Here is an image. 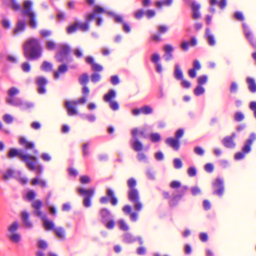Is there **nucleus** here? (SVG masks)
Segmentation results:
<instances>
[{
	"mask_svg": "<svg viewBox=\"0 0 256 256\" xmlns=\"http://www.w3.org/2000/svg\"><path fill=\"white\" fill-rule=\"evenodd\" d=\"M76 105L77 102L74 101H66L65 102V106L68 116H73L77 114Z\"/></svg>",
	"mask_w": 256,
	"mask_h": 256,
	"instance_id": "obj_12",
	"label": "nucleus"
},
{
	"mask_svg": "<svg viewBox=\"0 0 256 256\" xmlns=\"http://www.w3.org/2000/svg\"><path fill=\"white\" fill-rule=\"evenodd\" d=\"M88 76L87 74H82L79 78V82L81 84L86 85L88 81Z\"/></svg>",
	"mask_w": 256,
	"mask_h": 256,
	"instance_id": "obj_40",
	"label": "nucleus"
},
{
	"mask_svg": "<svg viewBox=\"0 0 256 256\" xmlns=\"http://www.w3.org/2000/svg\"><path fill=\"white\" fill-rule=\"evenodd\" d=\"M182 196V195L177 194L174 196L170 201V204L171 206H173L176 204L177 202L176 200V198H180Z\"/></svg>",
	"mask_w": 256,
	"mask_h": 256,
	"instance_id": "obj_56",
	"label": "nucleus"
},
{
	"mask_svg": "<svg viewBox=\"0 0 256 256\" xmlns=\"http://www.w3.org/2000/svg\"><path fill=\"white\" fill-rule=\"evenodd\" d=\"M78 190L80 194L84 196V200L83 202L84 205L86 207H90L91 206L90 200L95 192L94 189L92 188L88 189L79 188Z\"/></svg>",
	"mask_w": 256,
	"mask_h": 256,
	"instance_id": "obj_6",
	"label": "nucleus"
},
{
	"mask_svg": "<svg viewBox=\"0 0 256 256\" xmlns=\"http://www.w3.org/2000/svg\"><path fill=\"white\" fill-rule=\"evenodd\" d=\"M206 36L208 40V44L210 46H214L216 44V41L214 36L210 32L208 29L206 30Z\"/></svg>",
	"mask_w": 256,
	"mask_h": 256,
	"instance_id": "obj_39",
	"label": "nucleus"
},
{
	"mask_svg": "<svg viewBox=\"0 0 256 256\" xmlns=\"http://www.w3.org/2000/svg\"><path fill=\"white\" fill-rule=\"evenodd\" d=\"M146 14V12L143 10H139L134 13V17L138 20H140Z\"/></svg>",
	"mask_w": 256,
	"mask_h": 256,
	"instance_id": "obj_46",
	"label": "nucleus"
},
{
	"mask_svg": "<svg viewBox=\"0 0 256 256\" xmlns=\"http://www.w3.org/2000/svg\"><path fill=\"white\" fill-rule=\"evenodd\" d=\"M143 114H150L152 112V109L148 106H144L142 107Z\"/></svg>",
	"mask_w": 256,
	"mask_h": 256,
	"instance_id": "obj_54",
	"label": "nucleus"
},
{
	"mask_svg": "<svg viewBox=\"0 0 256 256\" xmlns=\"http://www.w3.org/2000/svg\"><path fill=\"white\" fill-rule=\"evenodd\" d=\"M8 238L12 242L16 244L18 243L21 239L20 235L18 232L9 234Z\"/></svg>",
	"mask_w": 256,
	"mask_h": 256,
	"instance_id": "obj_27",
	"label": "nucleus"
},
{
	"mask_svg": "<svg viewBox=\"0 0 256 256\" xmlns=\"http://www.w3.org/2000/svg\"><path fill=\"white\" fill-rule=\"evenodd\" d=\"M244 28V34L249 42L250 44L254 48H256V38H255L254 33L248 26L244 23L242 24Z\"/></svg>",
	"mask_w": 256,
	"mask_h": 256,
	"instance_id": "obj_8",
	"label": "nucleus"
},
{
	"mask_svg": "<svg viewBox=\"0 0 256 256\" xmlns=\"http://www.w3.org/2000/svg\"><path fill=\"white\" fill-rule=\"evenodd\" d=\"M132 135L134 140L138 139V136L140 135L145 137V132L144 130H141L138 128H134L132 130Z\"/></svg>",
	"mask_w": 256,
	"mask_h": 256,
	"instance_id": "obj_26",
	"label": "nucleus"
},
{
	"mask_svg": "<svg viewBox=\"0 0 256 256\" xmlns=\"http://www.w3.org/2000/svg\"><path fill=\"white\" fill-rule=\"evenodd\" d=\"M3 120L7 124H12L13 122V117L9 114H5L2 117Z\"/></svg>",
	"mask_w": 256,
	"mask_h": 256,
	"instance_id": "obj_42",
	"label": "nucleus"
},
{
	"mask_svg": "<svg viewBox=\"0 0 256 256\" xmlns=\"http://www.w3.org/2000/svg\"><path fill=\"white\" fill-rule=\"evenodd\" d=\"M166 144L175 150H178L180 149V140L172 138H168L165 141Z\"/></svg>",
	"mask_w": 256,
	"mask_h": 256,
	"instance_id": "obj_14",
	"label": "nucleus"
},
{
	"mask_svg": "<svg viewBox=\"0 0 256 256\" xmlns=\"http://www.w3.org/2000/svg\"><path fill=\"white\" fill-rule=\"evenodd\" d=\"M46 48L49 50H54L56 48V44L53 41H48L46 43Z\"/></svg>",
	"mask_w": 256,
	"mask_h": 256,
	"instance_id": "obj_48",
	"label": "nucleus"
},
{
	"mask_svg": "<svg viewBox=\"0 0 256 256\" xmlns=\"http://www.w3.org/2000/svg\"><path fill=\"white\" fill-rule=\"evenodd\" d=\"M116 96V94L113 90H110L108 93L106 94L104 98V100L108 102H112V99L114 98Z\"/></svg>",
	"mask_w": 256,
	"mask_h": 256,
	"instance_id": "obj_25",
	"label": "nucleus"
},
{
	"mask_svg": "<svg viewBox=\"0 0 256 256\" xmlns=\"http://www.w3.org/2000/svg\"><path fill=\"white\" fill-rule=\"evenodd\" d=\"M22 70L26 72H29L30 70V66L28 62H24L22 64Z\"/></svg>",
	"mask_w": 256,
	"mask_h": 256,
	"instance_id": "obj_64",
	"label": "nucleus"
},
{
	"mask_svg": "<svg viewBox=\"0 0 256 256\" xmlns=\"http://www.w3.org/2000/svg\"><path fill=\"white\" fill-rule=\"evenodd\" d=\"M36 84L38 86V92L40 94L46 92V86L48 84V80L43 76H38L36 78Z\"/></svg>",
	"mask_w": 256,
	"mask_h": 256,
	"instance_id": "obj_11",
	"label": "nucleus"
},
{
	"mask_svg": "<svg viewBox=\"0 0 256 256\" xmlns=\"http://www.w3.org/2000/svg\"><path fill=\"white\" fill-rule=\"evenodd\" d=\"M8 156L10 158L18 156L22 162L26 163V166L29 170H34L36 168V164L38 162L36 156L26 154L22 150L10 148Z\"/></svg>",
	"mask_w": 256,
	"mask_h": 256,
	"instance_id": "obj_2",
	"label": "nucleus"
},
{
	"mask_svg": "<svg viewBox=\"0 0 256 256\" xmlns=\"http://www.w3.org/2000/svg\"><path fill=\"white\" fill-rule=\"evenodd\" d=\"M152 142H159L160 140V136L158 133H152L150 134Z\"/></svg>",
	"mask_w": 256,
	"mask_h": 256,
	"instance_id": "obj_43",
	"label": "nucleus"
},
{
	"mask_svg": "<svg viewBox=\"0 0 256 256\" xmlns=\"http://www.w3.org/2000/svg\"><path fill=\"white\" fill-rule=\"evenodd\" d=\"M207 81L208 76L206 75L200 76L198 78V83L200 86L205 84Z\"/></svg>",
	"mask_w": 256,
	"mask_h": 256,
	"instance_id": "obj_44",
	"label": "nucleus"
},
{
	"mask_svg": "<svg viewBox=\"0 0 256 256\" xmlns=\"http://www.w3.org/2000/svg\"><path fill=\"white\" fill-rule=\"evenodd\" d=\"M100 215L101 216L102 222H105L109 219L110 216V212L107 208H102L100 210Z\"/></svg>",
	"mask_w": 256,
	"mask_h": 256,
	"instance_id": "obj_22",
	"label": "nucleus"
},
{
	"mask_svg": "<svg viewBox=\"0 0 256 256\" xmlns=\"http://www.w3.org/2000/svg\"><path fill=\"white\" fill-rule=\"evenodd\" d=\"M68 70V66L66 64H62L59 66L58 70L54 72V76L56 79L60 78V75L63 74L67 72Z\"/></svg>",
	"mask_w": 256,
	"mask_h": 256,
	"instance_id": "obj_21",
	"label": "nucleus"
},
{
	"mask_svg": "<svg viewBox=\"0 0 256 256\" xmlns=\"http://www.w3.org/2000/svg\"><path fill=\"white\" fill-rule=\"evenodd\" d=\"M227 0H220V1L218 2L216 0H210V4L212 6H213L216 4H217L219 7L223 10L226 6Z\"/></svg>",
	"mask_w": 256,
	"mask_h": 256,
	"instance_id": "obj_28",
	"label": "nucleus"
},
{
	"mask_svg": "<svg viewBox=\"0 0 256 256\" xmlns=\"http://www.w3.org/2000/svg\"><path fill=\"white\" fill-rule=\"evenodd\" d=\"M100 75L98 73L94 72L91 76L92 81L94 83L99 82L100 80Z\"/></svg>",
	"mask_w": 256,
	"mask_h": 256,
	"instance_id": "obj_47",
	"label": "nucleus"
},
{
	"mask_svg": "<svg viewBox=\"0 0 256 256\" xmlns=\"http://www.w3.org/2000/svg\"><path fill=\"white\" fill-rule=\"evenodd\" d=\"M86 62L91 64L92 69L93 71L100 72L103 70V67L102 65L96 63L94 59L92 56H88L86 58Z\"/></svg>",
	"mask_w": 256,
	"mask_h": 256,
	"instance_id": "obj_15",
	"label": "nucleus"
},
{
	"mask_svg": "<svg viewBox=\"0 0 256 256\" xmlns=\"http://www.w3.org/2000/svg\"><path fill=\"white\" fill-rule=\"evenodd\" d=\"M94 14H96L97 15L98 14H99L106 13V11L102 8L99 6H96V8H94Z\"/></svg>",
	"mask_w": 256,
	"mask_h": 256,
	"instance_id": "obj_55",
	"label": "nucleus"
},
{
	"mask_svg": "<svg viewBox=\"0 0 256 256\" xmlns=\"http://www.w3.org/2000/svg\"><path fill=\"white\" fill-rule=\"evenodd\" d=\"M123 212L126 214H129L130 219L133 222H136L138 218V214L132 212V208L129 205H126L122 208Z\"/></svg>",
	"mask_w": 256,
	"mask_h": 256,
	"instance_id": "obj_17",
	"label": "nucleus"
},
{
	"mask_svg": "<svg viewBox=\"0 0 256 256\" xmlns=\"http://www.w3.org/2000/svg\"><path fill=\"white\" fill-rule=\"evenodd\" d=\"M234 134L230 137H226L223 140V144L224 146L228 148H233L236 146V144L234 142Z\"/></svg>",
	"mask_w": 256,
	"mask_h": 256,
	"instance_id": "obj_20",
	"label": "nucleus"
},
{
	"mask_svg": "<svg viewBox=\"0 0 256 256\" xmlns=\"http://www.w3.org/2000/svg\"><path fill=\"white\" fill-rule=\"evenodd\" d=\"M32 3L29 0L26 1L24 4V10L22 12L24 15H28L30 17V25L32 28L36 27V14L32 11Z\"/></svg>",
	"mask_w": 256,
	"mask_h": 256,
	"instance_id": "obj_5",
	"label": "nucleus"
},
{
	"mask_svg": "<svg viewBox=\"0 0 256 256\" xmlns=\"http://www.w3.org/2000/svg\"><path fill=\"white\" fill-rule=\"evenodd\" d=\"M107 195L111 198V204L113 206H116L118 204V200L114 196L113 191L110 189H108Z\"/></svg>",
	"mask_w": 256,
	"mask_h": 256,
	"instance_id": "obj_33",
	"label": "nucleus"
},
{
	"mask_svg": "<svg viewBox=\"0 0 256 256\" xmlns=\"http://www.w3.org/2000/svg\"><path fill=\"white\" fill-rule=\"evenodd\" d=\"M194 92L195 95L198 96L204 92V89L202 86L198 85L194 90Z\"/></svg>",
	"mask_w": 256,
	"mask_h": 256,
	"instance_id": "obj_41",
	"label": "nucleus"
},
{
	"mask_svg": "<svg viewBox=\"0 0 256 256\" xmlns=\"http://www.w3.org/2000/svg\"><path fill=\"white\" fill-rule=\"evenodd\" d=\"M256 138V135L254 134H252L250 138L246 140V143L242 148V150L246 154L250 152L252 149V146Z\"/></svg>",
	"mask_w": 256,
	"mask_h": 256,
	"instance_id": "obj_13",
	"label": "nucleus"
},
{
	"mask_svg": "<svg viewBox=\"0 0 256 256\" xmlns=\"http://www.w3.org/2000/svg\"><path fill=\"white\" fill-rule=\"evenodd\" d=\"M174 76L176 79L182 80L183 79V74L180 66L178 64L175 66Z\"/></svg>",
	"mask_w": 256,
	"mask_h": 256,
	"instance_id": "obj_30",
	"label": "nucleus"
},
{
	"mask_svg": "<svg viewBox=\"0 0 256 256\" xmlns=\"http://www.w3.org/2000/svg\"><path fill=\"white\" fill-rule=\"evenodd\" d=\"M88 146L89 144L88 143L84 144L82 146L83 156H86L89 154Z\"/></svg>",
	"mask_w": 256,
	"mask_h": 256,
	"instance_id": "obj_51",
	"label": "nucleus"
},
{
	"mask_svg": "<svg viewBox=\"0 0 256 256\" xmlns=\"http://www.w3.org/2000/svg\"><path fill=\"white\" fill-rule=\"evenodd\" d=\"M132 148L135 151L139 152L143 149V146L138 139H136L134 140L132 144Z\"/></svg>",
	"mask_w": 256,
	"mask_h": 256,
	"instance_id": "obj_34",
	"label": "nucleus"
},
{
	"mask_svg": "<svg viewBox=\"0 0 256 256\" xmlns=\"http://www.w3.org/2000/svg\"><path fill=\"white\" fill-rule=\"evenodd\" d=\"M174 166L176 169L180 168L182 166V163L179 158H176L174 160Z\"/></svg>",
	"mask_w": 256,
	"mask_h": 256,
	"instance_id": "obj_45",
	"label": "nucleus"
},
{
	"mask_svg": "<svg viewBox=\"0 0 256 256\" xmlns=\"http://www.w3.org/2000/svg\"><path fill=\"white\" fill-rule=\"evenodd\" d=\"M214 189V194L222 196L224 192V182L220 178H217L212 184Z\"/></svg>",
	"mask_w": 256,
	"mask_h": 256,
	"instance_id": "obj_10",
	"label": "nucleus"
},
{
	"mask_svg": "<svg viewBox=\"0 0 256 256\" xmlns=\"http://www.w3.org/2000/svg\"><path fill=\"white\" fill-rule=\"evenodd\" d=\"M118 222L120 225V228L122 230L125 231L128 230V226L123 220H120Z\"/></svg>",
	"mask_w": 256,
	"mask_h": 256,
	"instance_id": "obj_61",
	"label": "nucleus"
},
{
	"mask_svg": "<svg viewBox=\"0 0 256 256\" xmlns=\"http://www.w3.org/2000/svg\"><path fill=\"white\" fill-rule=\"evenodd\" d=\"M128 186L130 188L128 192V198L129 200L134 203V209L138 212L142 208V204L140 200V196L138 190L135 188L136 185V181L135 178H131L127 182Z\"/></svg>",
	"mask_w": 256,
	"mask_h": 256,
	"instance_id": "obj_3",
	"label": "nucleus"
},
{
	"mask_svg": "<svg viewBox=\"0 0 256 256\" xmlns=\"http://www.w3.org/2000/svg\"><path fill=\"white\" fill-rule=\"evenodd\" d=\"M78 30V24L77 22H76L67 28L66 32L68 34H72Z\"/></svg>",
	"mask_w": 256,
	"mask_h": 256,
	"instance_id": "obj_35",
	"label": "nucleus"
},
{
	"mask_svg": "<svg viewBox=\"0 0 256 256\" xmlns=\"http://www.w3.org/2000/svg\"><path fill=\"white\" fill-rule=\"evenodd\" d=\"M14 174V170L12 169H8L5 172L2 176V178L4 180H7L8 179L13 177Z\"/></svg>",
	"mask_w": 256,
	"mask_h": 256,
	"instance_id": "obj_36",
	"label": "nucleus"
},
{
	"mask_svg": "<svg viewBox=\"0 0 256 256\" xmlns=\"http://www.w3.org/2000/svg\"><path fill=\"white\" fill-rule=\"evenodd\" d=\"M246 82L249 90L252 93L256 92V83L254 80L252 78H248Z\"/></svg>",
	"mask_w": 256,
	"mask_h": 256,
	"instance_id": "obj_24",
	"label": "nucleus"
},
{
	"mask_svg": "<svg viewBox=\"0 0 256 256\" xmlns=\"http://www.w3.org/2000/svg\"><path fill=\"white\" fill-rule=\"evenodd\" d=\"M244 118V115L241 112H236L234 116V119L237 122H241Z\"/></svg>",
	"mask_w": 256,
	"mask_h": 256,
	"instance_id": "obj_53",
	"label": "nucleus"
},
{
	"mask_svg": "<svg viewBox=\"0 0 256 256\" xmlns=\"http://www.w3.org/2000/svg\"><path fill=\"white\" fill-rule=\"evenodd\" d=\"M69 46L66 44H62L59 46L58 50L56 55V58L58 62H62L70 52Z\"/></svg>",
	"mask_w": 256,
	"mask_h": 256,
	"instance_id": "obj_7",
	"label": "nucleus"
},
{
	"mask_svg": "<svg viewBox=\"0 0 256 256\" xmlns=\"http://www.w3.org/2000/svg\"><path fill=\"white\" fill-rule=\"evenodd\" d=\"M42 204V202L40 200L34 201L32 204V208L36 210L34 212V214L40 217H42L44 216L40 210Z\"/></svg>",
	"mask_w": 256,
	"mask_h": 256,
	"instance_id": "obj_16",
	"label": "nucleus"
},
{
	"mask_svg": "<svg viewBox=\"0 0 256 256\" xmlns=\"http://www.w3.org/2000/svg\"><path fill=\"white\" fill-rule=\"evenodd\" d=\"M234 18L239 21H244V16L243 14L240 12H236L234 14Z\"/></svg>",
	"mask_w": 256,
	"mask_h": 256,
	"instance_id": "obj_50",
	"label": "nucleus"
},
{
	"mask_svg": "<svg viewBox=\"0 0 256 256\" xmlns=\"http://www.w3.org/2000/svg\"><path fill=\"white\" fill-rule=\"evenodd\" d=\"M80 181L82 184H88L90 180V178L88 176H82L80 178Z\"/></svg>",
	"mask_w": 256,
	"mask_h": 256,
	"instance_id": "obj_60",
	"label": "nucleus"
},
{
	"mask_svg": "<svg viewBox=\"0 0 256 256\" xmlns=\"http://www.w3.org/2000/svg\"><path fill=\"white\" fill-rule=\"evenodd\" d=\"M52 64L48 61L43 62L40 66L41 70L46 72L52 70Z\"/></svg>",
	"mask_w": 256,
	"mask_h": 256,
	"instance_id": "obj_32",
	"label": "nucleus"
},
{
	"mask_svg": "<svg viewBox=\"0 0 256 256\" xmlns=\"http://www.w3.org/2000/svg\"><path fill=\"white\" fill-rule=\"evenodd\" d=\"M199 238L202 242H206L208 240V236L206 232H201L200 234Z\"/></svg>",
	"mask_w": 256,
	"mask_h": 256,
	"instance_id": "obj_62",
	"label": "nucleus"
},
{
	"mask_svg": "<svg viewBox=\"0 0 256 256\" xmlns=\"http://www.w3.org/2000/svg\"><path fill=\"white\" fill-rule=\"evenodd\" d=\"M22 218L24 224L28 228H32V224L30 220L29 214L26 212H23L22 213Z\"/></svg>",
	"mask_w": 256,
	"mask_h": 256,
	"instance_id": "obj_18",
	"label": "nucleus"
},
{
	"mask_svg": "<svg viewBox=\"0 0 256 256\" xmlns=\"http://www.w3.org/2000/svg\"><path fill=\"white\" fill-rule=\"evenodd\" d=\"M19 90L16 87L11 88L8 91V98H6V102L14 106H20L22 110L28 109L32 106V104L29 102H23L20 100H14V97L18 94Z\"/></svg>",
	"mask_w": 256,
	"mask_h": 256,
	"instance_id": "obj_4",
	"label": "nucleus"
},
{
	"mask_svg": "<svg viewBox=\"0 0 256 256\" xmlns=\"http://www.w3.org/2000/svg\"><path fill=\"white\" fill-rule=\"evenodd\" d=\"M26 27V23L24 21L18 22L16 28L14 30L15 34H18L24 31Z\"/></svg>",
	"mask_w": 256,
	"mask_h": 256,
	"instance_id": "obj_23",
	"label": "nucleus"
},
{
	"mask_svg": "<svg viewBox=\"0 0 256 256\" xmlns=\"http://www.w3.org/2000/svg\"><path fill=\"white\" fill-rule=\"evenodd\" d=\"M18 228V223L17 222H14L8 228L9 234L17 232Z\"/></svg>",
	"mask_w": 256,
	"mask_h": 256,
	"instance_id": "obj_37",
	"label": "nucleus"
},
{
	"mask_svg": "<svg viewBox=\"0 0 256 256\" xmlns=\"http://www.w3.org/2000/svg\"><path fill=\"white\" fill-rule=\"evenodd\" d=\"M246 154L242 150L240 152H236L234 155V158L236 160H240L244 158Z\"/></svg>",
	"mask_w": 256,
	"mask_h": 256,
	"instance_id": "obj_49",
	"label": "nucleus"
},
{
	"mask_svg": "<svg viewBox=\"0 0 256 256\" xmlns=\"http://www.w3.org/2000/svg\"><path fill=\"white\" fill-rule=\"evenodd\" d=\"M24 55L28 60H34L41 56L42 48L38 39L30 38L23 46Z\"/></svg>",
	"mask_w": 256,
	"mask_h": 256,
	"instance_id": "obj_1",
	"label": "nucleus"
},
{
	"mask_svg": "<svg viewBox=\"0 0 256 256\" xmlns=\"http://www.w3.org/2000/svg\"><path fill=\"white\" fill-rule=\"evenodd\" d=\"M204 170L208 172H212L214 170V166L212 164L208 163L204 166Z\"/></svg>",
	"mask_w": 256,
	"mask_h": 256,
	"instance_id": "obj_57",
	"label": "nucleus"
},
{
	"mask_svg": "<svg viewBox=\"0 0 256 256\" xmlns=\"http://www.w3.org/2000/svg\"><path fill=\"white\" fill-rule=\"evenodd\" d=\"M194 152L198 156H202L204 153V150L200 146H196L194 148Z\"/></svg>",
	"mask_w": 256,
	"mask_h": 256,
	"instance_id": "obj_58",
	"label": "nucleus"
},
{
	"mask_svg": "<svg viewBox=\"0 0 256 256\" xmlns=\"http://www.w3.org/2000/svg\"><path fill=\"white\" fill-rule=\"evenodd\" d=\"M184 134V130L182 128H180L177 130L175 133V138L180 140Z\"/></svg>",
	"mask_w": 256,
	"mask_h": 256,
	"instance_id": "obj_52",
	"label": "nucleus"
},
{
	"mask_svg": "<svg viewBox=\"0 0 256 256\" xmlns=\"http://www.w3.org/2000/svg\"><path fill=\"white\" fill-rule=\"evenodd\" d=\"M44 220V224L46 230H52L54 231V224L52 221L49 220L46 216L45 215H44L42 217H41Z\"/></svg>",
	"mask_w": 256,
	"mask_h": 256,
	"instance_id": "obj_19",
	"label": "nucleus"
},
{
	"mask_svg": "<svg viewBox=\"0 0 256 256\" xmlns=\"http://www.w3.org/2000/svg\"><path fill=\"white\" fill-rule=\"evenodd\" d=\"M78 24V30H80L82 32H86L89 29L88 23L86 22V23H82L79 22H77Z\"/></svg>",
	"mask_w": 256,
	"mask_h": 256,
	"instance_id": "obj_38",
	"label": "nucleus"
},
{
	"mask_svg": "<svg viewBox=\"0 0 256 256\" xmlns=\"http://www.w3.org/2000/svg\"><path fill=\"white\" fill-rule=\"evenodd\" d=\"M19 142L26 150H33L34 156L38 154V151L34 149L35 144L34 142L28 140L24 137L20 138Z\"/></svg>",
	"mask_w": 256,
	"mask_h": 256,
	"instance_id": "obj_9",
	"label": "nucleus"
},
{
	"mask_svg": "<svg viewBox=\"0 0 256 256\" xmlns=\"http://www.w3.org/2000/svg\"><path fill=\"white\" fill-rule=\"evenodd\" d=\"M173 0H162L156 2V6L160 8L163 6H169L172 4Z\"/></svg>",
	"mask_w": 256,
	"mask_h": 256,
	"instance_id": "obj_29",
	"label": "nucleus"
},
{
	"mask_svg": "<svg viewBox=\"0 0 256 256\" xmlns=\"http://www.w3.org/2000/svg\"><path fill=\"white\" fill-rule=\"evenodd\" d=\"M110 108L114 110H116L119 108L118 104L116 101H112L110 102Z\"/></svg>",
	"mask_w": 256,
	"mask_h": 256,
	"instance_id": "obj_63",
	"label": "nucleus"
},
{
	"mask_svg": "<svg viewBox=\"0 0 256 256\" xmlns=\"http://www.w3.org/2000/svg\"><path fill=\"white\" fill-rule=\"evenodd\" d=\"M56 236L61 239H64L66 232L64 229L62 228H56L54 230Z\"/></svg>",
	"mask_w": 256,
	"mask_h": 256,
	"instance_id": "obj_31",
	"label": "nucleus"
},
{
	"mask_svg": "<svg viewBox=\"0 0 256 256\" xmlns=\"http://www.w3.org/2000/svg\"><path fill=\"white\" fill-rule=\"evenodd\" d=\"M38 246L41 249H46L48 247V244L46 242L43 240H39L38 242Z\"/></svg>",
	"mask_w": 256,
	"mask_h": 256,
	"instance_id": "obj_59",
	"label": "nucleus"
}]
</instances>
